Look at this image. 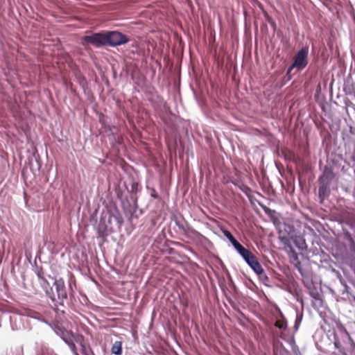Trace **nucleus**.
<instances>
[{"instance_id":"1","label":"nucleus","mask_w":355,"mask_h":355,"mask_svg":"<svg viewBox=\"0 0 355 355\" xmlns=\"http://www.w3.org/2000/svg\"><path fill=\"white\" fill-rule=\"evenodd\" d=\"M327 336L340 355H355V343L340 322H336V327L328 331Z\"/></svg>"},{"instance_id":"2","label":"nucleus","mask_w":355,"mask_h":355,"mask_svg":"<svg viewBox=\"0 0 355 355\" xmlns=\"http://www.w3.org/2000/svg\"><path fill=\"white\" fill-rule=\"evenodd\" d=\"M123 218L117 211H107L102 213L97 231L99 236H105L114 231V228L121 229Z\"/></svg>"},{"instance_id":"3","label":"nucleus","mask_w":355,"mask_h":355,"mask_svg":"<svg viewBox=\"0 0 355 355\" xmlns=\"http://www.w3.org/2000/svg\"><path fill=\"white\" fill-rule=\"evenodd\" d=\"M49 277L53 279V286L55 287L57 298L55 297V301L53 303L52 309L57 315H64L66 314L65 301L67 300L68 294L65 286L64 281L62 278H54Z\"/></svg>"},{"instance_id":"4","label":"nucleus","mask_w":355,"mask_h":355,"mask_svg":"<svg viewBox=\"0 0 355 355\" xmlns=\"http://www.w3.org/2000/svg\"><path fill=\"white\" fill-rule=\"evenodd\" d=\"M334 178L333 166L329 164H326L318 178V198L320 203L330 196L331 184Z\"/></svg>"},{"instance_id":"5","label":"nucleus","mask_w":355,"mask_h":355,"mask_svg":"<svg viewBox=\"0 0 355 355\" xmlns=\"http://www.w3.org/2000/svg\"><path fill=\"white\" fill-rule=\"evenodd\" d=\"M83 40L85 44H90L96 49L105 47L107 46V31H101L85 35L83 37Z\"/></svg>"},{"instance_id":"6","label":"nucleus","mask_w":355,"mask_h":355,"mask_svg":"<svg viewBox=\"0 0 355 355\" xmlns=\"http://www.w3.org/2000/svg\"><path fill=\"white\" fill-rule=\"evenodd\" d=\"M107 31V46L116 47L127 44L129 42L128 37L119 31Z\"/></svg>"},{"instance_id":"7","label":"nucleus","mask_w":355,"mask_h":355,"mask_svg":"<svg viewBox=\"0 0 355 355\" xmlns=\"http://www.w3.org/2000/svg\"><path fill=\"white\" fill-rule=\"evenodd\" d=\"M309 48L302 47L296 53L291 68H295L298 71H302L308 64Z\"/></svg>"},{"instance_id":"8","label":"nucleus","mask_w":355,"mask_h":355,"mask_svg":"<svg viewBox=\"0 0 355 355\" xmlns=\"http://www.w3.org/2000/svg\"><path fill=\"white\" fill-rule=\"evenodd\" d=\"M48 325L51 327L55 334L64 342H65L68 338L73 337V334L71 332L60 324L49 322V324Z\"/></svg>"},{"instance_id":"9","label":"nucleus","mask_w":355,"mask_h":355,"mask_svg":"<svg viewBox=\"0 0 355 355\" xmlns=\"http://www.w3.org/2000/svg\"><path fill=\"white\" fill-rule=\"evenodd\" d=\"M21 314V315L38 320L46 324H49V322L42 315L41 313L37 312L33 309H24V311H22Z\"/></svg>"},{"instance_id":"10","label":"nucleus","mask_w":355,"mask_h":355,"mask_svg":"<svg viewBox=\"0 0 355 355\" xmlns=\"http://www.w3.org/2000/svg\"><path fill=\"white\" fill-rule=\"evenodd\" d=\"M40 284L45 293L46 297H48L51 302L55 301V293L53 287L51 286L48 280L45 278L42 281L40 282Z\"/></svg>"},{"instance_id":"11","label":"nucleus","mask_w":355,"mask_h":355,"mask_svg":"<svg viewBox=\"0 0 355 355\" xmlns=\"http://www.w3.org/2000/svg\"><path fill=\"white\" fill-rule=\"evenodd\" d=\"M275 325L282 331L280 336L283 335L282 334L284 333L285 337H288L286 334L288 329L287 320L281 311L279 313V318L277 319Z\"/></svg>"},{"instance_id":"12","label":"nucleus","mask_w":355,"mask_h":355,"mask_svg":"<svg viewBox=\"0 0 355 355\" xmlns=\"http://www.w3.org/2000/svg\"><path fill=\"white\" fill-rule=\"evenodd\" d=\"M236 252L239 254V255L243 258V259L248 265L257 258L248 249L245 248L243 245Z\"/></svg>"},{"instance_id":"13","label":"nucleus","mask_w":355,"mask_h":355,"mask_svg":"<svg viewBox=\"0 0 355 355\" xmlns=\"http://www.w3.org/2000/svg\"><path fill=\"white\" fill-rule=\"evenodd\" d=\"M221 231L223 233L224 236L231 243L232 247L235 249L236 251H237L243 246V245L241 243H239L238 240L236 239V238L232 234V233L229 230L225 228H222Z\"/></svg>"},{"instance_id":"14","label":"nucleus","mask_w":355,"mask_h":355,"mask_svg":"<svg viewBox=\"0 0 355 355\" xmlns=\"http://www.w3.org/2000/svg\"><path fill=\"white\" fill-rule=\"evenodd\" d=\"M282 334H284V333ZM280 338L286 341L290 345L293 355H302L300 352L299 347L295 343L293 336L285 337L284 335H282L280 336Z\"/></svg>"},{"instance_id":"15","label":"nucleus","mask_w":355,"mask_h":355,"mask_svg":"<svg viewBox=\"0 0 355 355\" xmlns=\"http://www.w3.org/2000/svg\"><path fill=\"white\" fill-rule=\"evenodd\" d=\"M292 240L297 248L304 250L306 248L304 239L300 236H292Z\"/></svg>"},{"instance_id":"16","label":"nucleus","mask_w":355,"mask_h":355,"mask_svg":"<svg viewBox=\"0 0 355 355\" xmlns=\"http://www.w3.org/2000/svg\"><path fill=\"white\" fill-rule=\"evenodd\" d=\"M122 352V342L120 340H116L111 348L112 354L114 355H121Z\"/></svg>"},{"instance_id":"17","label":"nucleus","mask_w":355,"mask_h":355,"mask_svg":"<svg viewBox=\"0 0 355 355\" xmlns=\"http://www.w3.org/2000/svg\"><path fill=\"white\" fill-rule=\"evenodd\" d=\"M248 266L256 273H261L262 270L263 269L260 263L258 261L257 259L256 258L254 260L252 261L250 264H248Z\"/></svg>"},{"instance_id":"18","label":"nucleus","mask_w":355,"mask_h":355,"mask_svg":"<svg viewBox=\"0 0 355 355\" xmlns=\"http://www.w3.org/2000/svg\"><path fill=\"white\" fill-rule=\"evenodd\" d=\"M310 295L314 300V302L313 303L314 307L320 308L322 306V300L319 297L317 292L313 291H310Z\"/></svg>"},{"instance_id":"19","label":"nucleus","mask_w":355,"mask_h":355,"mask_svg":"<svg viewBox=\"0 0 355 355\" xmlns=\"http://www.w3.org/2000/svg\"><path fill=\"white\" fill-rule=\"evenodd\" d=\"M259 276V279L261 281V282L266 286L270 287L271 285V281L268 276L265 272L264 270H262L261 273L257 274Z\"/></svg>"},{"instance_id":"20","label":"nucleus","mask_w":355,"mask_h":355,"mask_svg":"<svg viewBox=\"0 0 355 355\" xmlns=\"http://www.w3.org/2000/svg\"><path fill=\"white\" fill-rule=\"evenodd\" d=\"M302 317H303L302 313H299L296 312L295 320V324L293 326V329H294L295 332L297 331V330L301 324V322L302 320Z\"/></svg>"},{"instance_id":"21","label":"nucleus","mask_w":355,"mask_h":355,"mask_svg":"<svg viewBox=\"0 0 355 355\" xmlns=\"http://www.w3.org/2000/svg\"><path fill=\"white\" fill-rule=\"evenodd\" d=\"M64 343L68 345L73 355L76 352H78L76 346L73 342V336L68 338Z\"/></svg>"},{"instance_id":"22","label":"nucleus","mask_w":355,"mask_h":355,"mask_svg":"<svg viewBox=\"0 0 355 355\" xmlns=\"http://www.w3.org/2000/svg\"><path fill=\"white\" fill-rule=\"evenodd\" d=\"M81 353L83 355H96L89 345L81 344Z\"/></svg>"},{"instance_id":"23","label":"nucleus","mask_w":355,"mask_h":355,"mask_svg":"<svg viewBox=\"0 0 355 355\" xmlns=\"http://www.w3.org/2000/svg\"><path fill=\"white\" fill-rule=\"evenodd\" d=\"M35 273L38 277L40 282L45 279V277L44 276V271L42 268H38L37 266H36Z\"/></svg>"},{"instance_id":"24","label":"nucleus","mask_w":355,"mask_h":355,"mask_svg":"<svg viewBox=\"0 0 355 355\" xmlns=\"http://www.w3.org/2000/svg\"><path fill=\"white\" fill-rule=\"evenodd\" d=\"M42 355H57L53 349L48 347H44L42 349Z\"/></svg>"},{"instance_id":"25","label":"nucleus","mask_w":355,"mask_h":355,"mask_svg":"<svg viewBox=\"0 0 355 355\" xmlns=\"http://www.w3.org/2000/svg\"><path fill=\"white\" fill-rule=\"evenodd\" d=\"M277 355H291V353L287 349L281 345L278 349Z\"/></svg>"},{"instance_id":"26","label":"nucleus","mask_w":355,"mask_h":355,"mask_svg":"<svg viewBox=\"0 0 355 355\" xmlns=\"http://www.w3.org/2000/svg\"><path fill=\"white\" fill-rule=\"evenodd\" d=\"M147 189L150 190V196L151 198L154 199H159V196L154 188H150L148 186H146Z\"/></svg>"},{"instance_id":"27","label":"nucleus","mask_w":355,"mask_h":355,"mask_svg":"<svg viewBox=\"0 0 355 355\" xmlns=\"http://www.w3.org/2000/svg\"><path fill=\"white\" fill-rule=\"evenodd\" d=\"M343 293L349 294L350 296L352 297V299L355 301V295L354 294H352L350 287H349L346 284L344 285V290L343 291Z\"/></svg>"},{"instance_id":"28","label":"nucleus","mask_w":355,"mask_h":355,"mask_svg":"<svg viewBox=\"0 0 355 355\" xmlns=\"http://www.w3.org/2000/svg\"><path fill=\"white\" fill-rule=\"evenodd\" d=\"M139 189V184L138 182H134L131 184V192L137 193Z\"/></svg>"},{"instance_id":"29","label":"nucleus","mask_w":355,"mask_h":355,"mask_svg":"<svg viewBox=\"0 0 355 355\" xmlns=\"http://www.w3.org/2000/svg\"><path fill=\"white\" fill-rule=\"evenodd\" d=\"M294 68H291V65L288 67L286 71L285 78H286V81H289L292 79L291 71Z\"/></svg>"},{"instance_id":"30","label":"nucleus","mask_w":355,"mask_h":355,"mask_svg":"<svg viewBox=\"0 0 355 355\" xmlns=\"http://www.w3.org/2000/svg\"><path fill=\"white\" fill-rule=\"evenodd\" d=\"M79 83L80 86L84 89L85 85L87 84V81L85 78H83L81 80H79Z\"/></svg>"},{"instance_id":"31","label":"nucleus","mask_w":355,"mask_h":355,"mask_svg":"<svg viewBox=\"0 0 355 355\" xmlns=\"http://www.w3.org/2000/svg\"><path fill=\"white\" fill-rule=\"evenodd\" d=\"M297 270L303 277L306 278V275L302 268H298Z\"/></svg>"},{"instance_id":"32","label":"nucleus","mask_w":355,"mask_h":355,"mask_svg":"<svg viewBox=\"0 0 355 355\" xmlns=\"http://www.w3.org/2000/svg\"><path fill=\"white\" fill-rule=\"evenodd\" d=\"M297 270L303 277L306 278V275L302 268H298Z\"/></svg>"},{"instance_id":"33","label":"nucleus","mask_w":355,"mask_h":355,"mask_svg":"<svg viewBox=\"0 0 355 355\" xmlns=\"http://www.w3.org/2000/svg\"><path fill=\"white\" fill-rule=\"evenodd\" d=\"M303 282H304V286H305L306 287H307L308 288H310V286H311V284L308 280L304 279V280L303 281Z\"/></svg>"},{"instance_id":"34","label":"nucleus","mask_w":355,"mask_h":355,"mask_svg":"<svg viewBox=\"0 0 355 355\" xmlns=\"http://www.w3.org/2000/svg\"><path fill=\"white\" fill-rule=\"evenodd\" d=\"M267 21H268V23H270L272 26H275V21L270 18V17H268L267 18Z\"/></svg>"},{"instance_id":"35","label":"nucleus","mask_w":355,"mask_h":355,"mask_svg":"<svg viewBox=\"0 0 355 355\" xmlns=\"http://www.w3.org/2000/svg\"><path fill=\"white\" fill-rule=\"evenodd\" d=\"M296 300H297V302H299L300 304H301V305L303 306V305H304V301H303V300H302V297H297L296 298Z\"/></svg>"},{"instance_id":"36","label":"nucleus","mask_w":355,"mask_h":355,"mask_svg":"<svg viewBox=\"0 0 355 355\" xmlns=\"http://www.w3.org/2000/svg\"><path fill=\"white\" fill-rule=\"evenodd\" d=\"M261 207H262V209L264 210V211H265L266 213H268V211H270V209L269 208H268V207H267L266 206H265V205H261Z\"/></svg>"},{"instance_id":"37","label":"nucleus","mask_w":355,"mask_h":355,"mask_svg":"<svg viewBox=\"0 0 355 355\" xmlns=\"http://www.w3.org/2000/svg\"><path fill=\"white\" fill-rule=\"evenodd\" d=\"M293 259H294L295 261H297H297H298V257H297V254H293Z\"/></svg>"},{"instance_id":"38","label":"nucleus","mask_w":355,"mask_h":355,"mask_svg":"<svg viewBox=\"0 0 355 355\" xmlns=\"http://www.w3.org/2000/svg\"><path fill=\"white\" fill-rule=\"evenodd\" d=\"M295 267H296L297 269L302 268L301 267V263H300V261H297V263H295Z\"/></svg>"},{"instance_id":"39","label":"nucleus","mask_w":355,"mask_h":355,"mask_svg":"<svg viewBox=\"0 0 355 355\" xmlns=\"http://www.w3.org/2000/svg\"><path fill=\"white\" fill-rule=\"evenodd\" d=\"M230 282H231V284H232V285H234L233 281H232V279L231 278H230Z\"/></svg>"},{"instance_id":"40","label":"nucleus","mask_w":355,"mask_h":355,"mask_svg":"<svg viewBox=\"0 0 355 355\" xmlns=\"http://www.w3.org/2000/svg\"><path fill=\"white\" fill-rule=\"evenodd\" d=\"M345 92H346V94H350V92H347L346 91V89H345Z\"/></svg>"},{"instance_id":"41","label":"nucleus","mask_w":355,"mask_h":355,"mask_svg":"<svg viewBox=\"0 0 355 355\" xmlns=\"http://www.w3.org/2000/svg\"><path fill=\"white\" fill-rule=\"evenodd\" d=\"M139 212H140V214H142V213H143V211H142V210H141V209H140V210H139Z\"/></svg>"},{"instance_id":"42","label":"nucleus","mask_w":355,"mask_h":355,"mask_svg":"<svg viewBox=\"0 0 355 355\" xmlns=\"http://www.w3.org/2000/svg\"><path fill=\"white\" fill-rule=\"evenodd\" d=\"M74 355H79L78 352H76Z\"/></svg>"}]
</instances>
